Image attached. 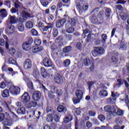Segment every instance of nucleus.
<instances>
[{
  "label": "nucleus",
  "mask_w": 129,
  "mask_h": 129,
  "mask_svg": "<svg viewBox=\"0 0 129 129\" xmlns=\"http://www.w3.org/2000/svg\"><path fill=\"white\" fill-rule=\"evenodd\" d=\"M72 120V115L69 114L66 116L64 119L63 121L65 123H68V122H70Z\"/></svg>",
  "instance_id": "nucleus-25"
},
{
  "label": "nucleus",
  "mask_w": 129,
  "mask_h": 129,
  "mask_svg": "<svg viewBox=\"0 0 129 129\" xmlns=\"http://www.w3.org/2000/svg\"><path fill=\"white\" fill-rule=\"evenodd\" d=\"M93 125V124H92V122L89 121L86 122V126L87 127V128H91V127H92Z\"/></svg>",
  "instance_id": "nucleus-51"
},
{
  "label": "nucleus",
  "mask_w": 129,
  "mask_h": 129,
  "mask_svg": "<svg viewBox=\"0 0 129 129\" xmlns=\"http://www.w3.org/2000/svg\"><path fill=\"white\" fill-rule=\"evenodd\" d=\"M23 20L22 19V22H19L18 25V29L20 32H23L24 30H25V26H24V24L23 23Z\"/></svg>",
  "instance_id": "nucleus-19"
},
{
  "label": "nucleus",
  "mask_w": 129,
  "mask_h": 129,
  "mask_svg": "<svg viewBox=\"0 0 129 129\" xmlns=\"http://www.w3.org/2000/svg\"><path fill=\"white\" fill-rule=\"evenodd\" d=\"M75 30V29H74V27H69L66 30L67 33H68L69 34H72V33H73Z\"/></svg>",
  "instance_id": "nucleus-45"
},
{
  "label": "nucleus",
  "mask_w": 129,
  "mask_h": 129,
  "mask_svg": "<svg viewBox=\"0 0 129 129\" xmlns=\"http://www.w3.org/2000/svg\"><path fill=\"white\" fill-rule=\"evenodd\" d=\"M22 21L23 18H18L16 16L9 15L8 19V22L11 25H15V24H17L19 22H22Z\"/></svg>",
  "instance_id": "nucleus-1"
},
{
  "label": "nucleus",
  "mask_w": 129,
  "mask_h": 129,
  "mask_svg": "<svg viewBox=\"0 0 129 129\" xmlns=\"http://www.w3.org/2000/svg\"><path fill=\"white\" fill-rule=\"evenodd\" d=\"M54 81L57 84H62L63 83V78L59 74H56L54 77Z\"/></svg>",
  "instance_id": "nucleus-7"
},
{
  "label": "nucleus",
  "mask_w": 129,
  "mask_h": 129,
  "mask_svg": "<svg viewBox=\"0 0 129 129\" xmlns=\"http://www.w3.org/2000/svg\"><path fill=\"white\" fill-rule=\"evenodd\" d=\"M8 16V12H7V10L5 9H1L0 10V17L4 19V18H6Z\"/></svg>",
  "instance_id": "nucleus-20"
},
{
  "label": "nucleus",
  "mask_w": 129,
  "mask_h": 129,
  "mask_svg": "<svg viewBox=\"0 0 129 129\" xmlns=\"http://www.w3.org/2000/svg\"><path fill=\"white\" fill-rule=\"evenodd\" d=\"M115 113L117 114V115H119V116H121L124 113L123 110L118 109V110L116 112V110H115Z\"/></svg>",
  "instance_id": "nucleus-43"
},
{
  "label": "nucleus",
  "mask_w": 129,
  "mask_h": 129,
  "mask_svg": "<svg viewBox=\"0 0 129 129\" xmlns=\"http://www.w3.org/2000/svg\"><path fill=\"white\" fill-rule=\"evenodd\" d=\"M71 63V61H70V59H67L64 61L63 65L65 67H68V66L70 65Z\"/></svg>",
  "instance_id": "nucleus-44"
},
{
  "label": "nucleus",
  "mask_w": 129,
  "mask_h": 129,
  "mask_svg": "<svg viewBox=\"0 0 129 129\" xmlns=\"http://www.w3.org/2000/svg\"><path fill=\"white\" fill-rule=\"evenodd\" d=\"M41 74L43 77V78H46L47 76H48V74L47 73V71H46V69L45 68H41Z\"/></svg>",
  "instance_id": "nucleus-24"
},
{
  "label": "nucleus",
  "mask_w": 129,
  "mask_h": 129,
  "mask_svg": "<svg viewBox=\"0 0 129 129\" xmlns=\"http://www.w3.org/2000/svg\"><path fill=\"white\" fill-rule=\"evenodd\" d=\"M49 45L50 46V48L51 50H56V49H57V45L54 43V42H49Z\"/></svg>",
  "instance_id": "nucleus-33"
},
{
  "label": "nucleus",
  "mask_w": 129,
  "mask_h": 129,
  "mask_svg": "<svg viewBox=\"0 0 129 129\" xmlns=\"http://www.w3.org/2000/svg\"><path fill=\"white\" fill-rule=\"evenodd\" d=\"M3 38L6 40V49H9V43H10V45H13V44H14L13 43V40H9V38H8V36H7V35H3Z\"/></svg>",
  "instance_id": "nucleus-17"
},
{
  "label": "nucleus",
  "mask_w": 129,
  "mask_h": 129,
  "mask_svg": "<svg viewBox=\"0 0 129 129\" xmlns=\"http://www.w3.org/2000/svg\"><path fill=\"white\" fill-rule=\"evenodd\" d=\"M59 33L58 32V30L53 28L52 30V34L53 37H57L58 36Z\"/></svg>",
  "instance_id": "nucleus-49"
},
{
  "label": "nucleus",
  "mask_w": 129,
  "mask_h": 129,
  "mask_svg": "<svg viewBox=\"0 0 129 129\" xmlns=\"http://www.w3.org/2000/svg\"><path fill=\"white\" fill-rule=\"evenodd\" d=\"M44 48L42 46H33L32 47V53H38V52H41V51H43Z\"/></svg>",
  "instance_id": "nucleus-14"
},
{
  "label": "nucleus",
  "mask_w": 129,
  "mask_h": 129,
  "mask_svg": "<svg viewBox=\"0 0 129 129\" xmlns=\"http://www.w3.org/2000/svg\"><path fill=\"white\" fill-rule=\"evenodd\" d=\"M84 63L85 66H89V65H90V60L89 59V58H85L84 60Z\"/></svg>",
  "instance_id": "nucleus-42"
},
{
  "label": "nucleus",
  "mask_w": 129,
  "mask_h": 129,
  "mask_svg": "<svg viewBox=\"0 0 129 129\" xmlns=\"http://www.w3.org/2000/svg\"><path fill=\"white\" fill-rule=\"evenodd\" d=\"M14 6H15V9H19V8H22V7H23V5H22V3L18 1L15 3Z\"/></svg>",
  "instance_id": "nucleus-41"
},
{
  "label": "nucleus",
  "mask_w": 129,
  "mask_h": 129,
  "mask_svg": "<svg viewBox=\"0 0 129 129\" xmlns=\"http://www.w3.org/2000/svg\"><path fill=\"white\" fill-rule=\"evenodd\" d=\"M114 129H123L124 128V125L121 126V127L120 126H118L117 125H115L113 127Z\"/></svg>",
  "instance_id": "nucleus-63"
},
{
  "label": "nucleus",
  "mask_w": 129,
  "mask_h": 129,
  "mask_svg": "<svg viewBox=\"0 0 129 129\" xmlns=\"http://www.w3.org/2000/svg\"><path fill=\"white\" fill-rule=\"evenodd\" d=\"M68 23L71 26H75V24H76V22L74 19L69 18L68 21Z\"/></svg>",
  "instance_id": "nucleus-34"
},
{
  "label": "nucleus",
  "mask_w": 129,
  "mask_h": 129,
  "mask_svg": "<svg viewBox=\"0 0 129 129\" xmlns=\"http://www.w3.org/2000/svg\"><path fill=\"white\" fill-rule=\"evenodd\" d=\"M37 103L36 101H32L29 103V106L28 107L31 108V107H36L37 106Z\"/></svg>",
  "instance_id": "nucleus-40"
},
{
  "label": "nucleus",
  "mask_w": 129,
  "mask_h": 129,
  "mask_svg": "<svg viewBox=\"0 0 129 129\" xmlns=\"http://www.w3.org/2000/svg\"><path fill=\"white\" fill-rule=\"evenodd\" d=\"M27 86L29 89L32 90L34 89V86H33V83L31 81H29V83H27Z\"/></svg>",
  "instance_id": "nucleus-52"
},
{
  "label": "nucleus",
  "mask_w": 129,
  "mask_h": 129,
  "mask_svg": "<svg viewBox=\"0 0 129 129\" xmlns=\"http://www.w3.org/2000/svg\"><path fill=\"white\" fill-rule=\"evenodd\" d=\"M54 114H49L47 115L46 120L48 122H52V121L53 120L54 118L53 117V115Z\"/></svg>",
  "instance_id": "nucleus-37"
},
{
  "label": "nucleus",
  "mask_w": 129,
  "mask_h": 129,
  "mask_svg": "<svg viewBox=\"0 0 129 129\" xmlns=\"http://www.w3.org/2000/svg\"><path fill=\"white\" fill-rule=\"evenodd\" d=\"M94 84V81H90L88 82V85L89 86V89L90 90L91 87H92V85Z\"/></svg>",
  "instance_id": "nucleus-59"
},
{
  "label": "nucleus",
  "mask_w": 129,
  "mask_h": 129,
  "mask_svg": "<svg viewBox=\"0 0 129 129\" xmlns=\"http://www.w3.org/2000/svg\"><path fill=\"white\" fill-rule=\"evenodd\" d=\"M12 14H16V13H18L19 10L15 8H12L11 10Z\"/></svg>",
  "instance_id": "nucleus-61"
},
{
  "label": "nucleus",
  "mask_w": 129,
  "mask_h": 129,
  "mask_svg": "<svg viewBox=\"0 0 129 129\" xmlns=\"http://www.w3.org/2000/svg\"><path fill=\"white\" fill-rule=\"evenodd\" d=\"M115 101H116V95L114 92H111V97L107 99V102L108 103H115Z\"/></svg>",
  "instance_id": "nucleus-8"
},
{
  "label": "nucleus",
  "mask_w": 129,
  "mask_h": 129,
  "mask_svg": "<svg viewBox=\"0 0 129 129\" xmlns=\"http://www.w3.org/2000/svg\"><path fill=\"white\" fill-rule=\"evenodd\" d=\"M98 12H99V8H96L91 12V14H92L93 16H95Z\"/></svg>",
  "instance_id": "nucleus-47"
},
{
  "label": "nucleus",
  "mask_w": 129,
  "mask_h": 129,
  "mask_svg": "<svg viewBox=\"0 0 129 129\" xmlns=\"http://www.w3.org/2000/svg\"><path fill=\"white\" fill-rule=\"evenodd\" d=\"M125 80L121 79H118L116 84V87H120L124 83Z\"/></svg>",
  "instance_id": "nucleus-22"
},
{
  "label": "nucleus",
  "mask_w": 129,
  "mask_h": 129,
  "mask_svg": "<svg viewBox=\"0 0 129 129\" xmlns=\"http://www.w3.org/2000/svg\"><path fill=\"white\" fill-rule=\"evenodd\" d=\"M31 33L33 36H38V31L34 29L31 30Z\"/></svg>",
  "instance_id": "nucleus-60"
},
{
  "label": "nucleus",
  "mask_w": 129,
  "mask_h": 129,
  "mask_svg": "<svg viewBox=\"0 0 129 129\" xmlns=\"http://www.w3.org/2000/svg\"><path fill=\"white\" fill-rule=\"evenodd\" d=\"M53 118L54 120H55V121H56V122H58V121H59V120H60V117H59V115L54 114V115H53Z\"/></svg>",
  "instance_id": "nucleus-56"
},
{
  "label": "nucleus",
  "mask_w": 129,
  "mask_h": 129,
  "mask_svg": "<svg viewBox=\"0 0 129 129\" xmlns=\"http://www.w3.org/2000/svg\"><path fill=\"white\" fill-rule=\"evenodd\" d=\"M23 67L27 70L31 69L32 68V60L29 58L25 59L23 63Z\"/></svg>",
  "instance_id": "nucleus-5"
},
{
  "label": "nucleus",
  "mask_w": 129,
  "mask_h": 129,
  "mask_svg": "<svg viewBox=\"0 0 129 129\" xmlns=\"http://www.w3.org/2000/svg\"><path fill=\"white\" fill-rule=\"evenodd\" d=\"M120 17L123 21H125L128 17L127 13L125 12H122L120 14Z\"/></svg>",
  "instance_id": "nucleus-29"
},
{
  "label": "nucleus",
  "mask_w": 129,
  "mask_h": 129,
  "mask_svg": "<svg viewBox=\"0 0 129 129\" xmlns=\"http://www.w3.org/2000/svg\"><path fill=\"white\" fill-rule=\"evenodd\" d=\"M9 64H13V65H17V60H16L14 58L10 57L8 60Z\"/></svg>",
  "instance_id": "nucleus-32"
},
{
  "label": "nucleus",
  "mask_w": 129,
  "mask_h": 129,
  "mask_svg": "<svg viewBox=\"0 0 129 129\" xmlns=\"http://www.w3.org/2000/svg\"><path fill=\"white\" fill-rule=\"evenodd\" d=\"M22 48L25 51H29L31 49V46L27 42H25L22 44Z\"/></svg>",
  "instance_id": "nucleus-28"
},
{
  "label": "nucleus",
  "mask_w": 129,
  "mask_h": 129,
  "mask_svg": "<svg viewBox=\"0 0 129 129\" xmlns=\"http://www.w3.org/2000/svg\"><path fill=\"white\" fill-rule=\"evenodd\" d=\"M56 93L58 96H61L63 94V91L60 89H57Z\"/></svg>",
  "instance_id": "nucleus-54"
},
{
  "label": "nucleus",
  "mask_w": 129,
  "mask_h": 129,
  "mask_svg": "<svg viewBox=\"0 0 129 129\" xmlns=\"http://www.w3.org/2000/svg\"><path fill=\"white\" fill-rule=\"evenodd\" d=\"M97 16L99 22L102 23H103V21H104V11H100Z\"/></svg>",
  "instance_id": "nucleus-11"
},
{
  "label": "nucleus",
  "mask_w": 129,
  "mask_h": 129,
  "mask_svg": "<svg viewBox=\"0 0 129 129\" xmlns=\"http://www.w3.org/2000/svg\"><path fill=\"white\" fill-rule=\"evenodd\" d=\"M89 114L90 116H95V114H96V113H95V112L93 111H89Z\"/></svg>",
  "instance_id": "nucleus-64"
},
{
  "label": "nucleus",
  "mask_w": 129,
  "mask_h": 129,
  "mask_svg": "<svg viewBox=\"0 0 129 129\" xmlns=\"http://www.w3.org/2000/svg\"><path fill=\"white\" fill-rule=\"evenodd\" d=\"M41 43H42V41H41V39H35L34 40V43L36 46H40L41 45Z\"/></svg>",
  "instance_id": "nucleus-46"
},
{
  "label": "nucleus",
  "mask_w": 129,
  "mask_h": 129,
  "mask_svg": "<svg viewBox=\"0 0 129 129\" xmlns=\"http://www.w3.org/2000/svg\"><path fill=\"white\" fill-rule=\"evenodd\" d=\"M2 96L3 97H9V96H10V91L9 89H6L4 90L2 93Z\"/></svg>",
  "instance_id": "nucleus-23"
},
{
  "label": "nucleus",
  "mask_w": 129,
  "mask_h": 129,
  "mask_svg": "<svg viewBox=\"0 0 129 129\" xmlns=\"http://www.w3.org/2000/svg\"><path fill=\"white\" fill-rule=\"evenodd\" d=\"M91 22L92 24L96 25H99V24H102V22H99V19L95 15H93L91 18Z\"/></svg>",
  "instance_id": "nucleus-10"
},
{
  "label": "nucleus",
  "mask_w": 129,
  "mask_h": 129,
  "mask_svg": "<svg viewBox=\"0 0 129 129\" xmlns=\"http://www.w3.org/2000/svg\"><path fill=\"white\" fill-rule=\"evenodd\" d=\"M54 24L52 23H48L47 25L44 26V27L42 28V30L43 32H46V31H48L49 29H52V28H53Z\"/></svg>",
  "instance_id": "nucleus-21"
},
{
  "label": "nucleus",
  "mask_w": 129,
  "mask_h": 129,
  "mask_svg": "<svg viewBox=\"0 0 129 129\" xmlns=\"http://www.w3.org/2000/svg\"><path fill=\"white\" fill-rule=\"evenodd\" d=\"M17 112L19 114H25L26 113V109L25 107L19 108L17 110Z\"/></svg>",
  "instance_id": "nucleus-31"
},
{
  "label": "nucleus",
  "mask_w": 129,
  "mask_h": 129,
  "mask_svg": "<svg viewBox=\"0 0 129 129\" xmlns=\"http://www.w3.org/2000/svg\"><path fill=\"white\" fill-rule=\"evenodd\" d=\"M106 39H107V35L106 34H102V42L105 43Z\"/></svg>",
  "instance_id": "nucleus-50"
},
{
  "label": "nucleus",
  "mask_w": 129,
  "mask_h": 129,
  "mask_svg": "<svg viewBox=\"0 0 129 129\" xmlns=\"http://www.w3.org/2000/svg\"><path fill=\"white\" fill-rule=\"evenodd\" d=\"M104 110L106 112H109L111 114L114 115L115 113V108L114 107H111L110 105H107L104 107Z\"/></svg>",
  "instance_id": "nucleus-6"
},
{
  "label": "nucleus",
  "mask_w": 129,
  "mask_h": 129,
  "mask_svg": "<svg viewBox=\"0 0 129 129\" xmlns=\"http://www.w3.org/2000/svg\"><path fill=\"white\" fill-rule=\"evenodd\" d=\"M42 63L45 67H51L53 65L51 59L48 57H45L43 59Z\"/></svg>",
  "instance_id": "nucleus-4"
},
{
  "label": "nucleus",
  "mask_w": 129,
  "mask_h": 129,
  "mask_svg": "<svg viewBox=\"0 0 129 129\" xmlns=\"http://www.w3.org/2000/svg\"><path fill=\"white\" fill-rule=\"evenodd\" d=\"M57 111L58 112H63L66 111V107H64L63 105H59L57 107Z\"/></svg>",
  "instance_id": "nucleus-36"
},
{
  "label": "nucleus",
  "mask_w": 129,
  "mask_h": 129,
  "mask_svg": "<svg viewBox=\"0 0 129 129\" xmlns=\"http://www.w3.org/2000/svg\"><path fill=\"white\" fill-rule=\"evenodd\" d=\"M76 96L78 99H82L83 98V92L81 90H77L76 91Z\"/></svg>",
  "instance_id": "nucleus-16"
},
{
  "label": "nucleus",
  "mask_w": 129,
  "mask_h": 129,
  "mask_svg": "<svg viewBox=\"0 0 129 129\" xmlns=\"http://www.w3.org/2000/svg\"><path fill=\"white\" fill-rule=\"evenodd\" d=\"M6 33L8 34H13L15 32V26L14 25H11L7 28L6 30Z\"/></svg>",
  "instance_id": "nucleus-18"
},
{
  "label": "nucleus",
  "mask_w": 129,
  "mask_h": 129,
  "mask_svg": "<svg viewBox=\"0 0 129 129\" xmlns=\"http://www.w3.org/2000/svg\"><path fill=\"white\" fill-rule=\"evenodd\" d=\"M99 95L102 97H106L108 95V93L105 90H102L99 92Z\"/></svg>",
  "instance_id": "nucleus-27"
},
{
  "label": "nucleus",
  "mask_w": 129,
  "mask_h": 129,
  "mask_svg": "<svg viewBox=\"0 0 129 129\" xmlns=\"http://www.w3.org/2000/svg\"><path fill=\"white\" fill-rule=\"evenodd\" d=\"M9 91L13 95H18L21 92V88L17 86L12 85L10 86Z\"/></svg>",
  "instance_id": "nucleus-2"
},
{
  "label": "nucleus",
  "mask_w": 129,
  "mask_h": 129,
  "mask_svg": "<svg viewBox=\"0 0 129 129\" xmlns=\"http://www.w3.org/2000/svg\"><path fill=\"white\" fill-rule=\"evenodd\" d=\"M111 13V9L109 8H106L105 13L106 18H109V17H110Z\"/></svg>",
  "instance_id": "nucleus-35"
},
{
  "label": "nucleus",
  "mask_w": 129,
  "mask_h": 129,
  "mask_svg": "<svg viewBox=\"0 0 129 129\" xmlns=\"http://www.w3.org/2000/svg\"><path fill=\"white\" fill-rule=\"evenodd\" d=\"M11 83L10 82L8 81L7 79H5L4 81H3L0 84V88L2 89H5L7 86H9V84Z\"/></svg>",
  "instance_id": "nucleus-15"
},
{
  "label": "nucleus",
  "mask_w": 129,
  "mask_h": 129,
  "mask_svg": "<svg viewBox=\"0 0 129 129\" xmlns=\"http://www.w3.org/2000/svg\"><path fill=\"white\" fill-rule=\"evenodd\" d=\"M5 117H6L5 114L3 113H0V121H3L5 119Z\"/></svg>",
  "instance_id": "nucleus-62"
},
{
  "label": "nucleus",
  "mask_w": 129,
  "mask_h": 129,
  "mask_svg": "<svg viewBox=\"0 0 129 129\" xmlns=\"http://www.w3.org/2000/svg\"><path fill=\"white\" fill-rule=\"evenodd\" d=\"M124 48H125V44H124V42H121L119 45V49H121V50H124Z\"/></svg>",
  "instance_id": "nucleus-58"
},
{
  "label": "nucleus",
  "mask_w": 129,
  "mask_h": 129,
  "mask_svg": "<svg viewBox=\"0 0 129 129\" xmlns=\"http://www.w3.org/2000/svg\"><path fill=\"white\" fill-rule=\"evenodd\" d=\"M25 26H26V28H27L28 29H32V28H33V26H34V25L33 24V22L29 21L26 22Z\"/></svg>",
  "instance_id": "nucleus-38"
},
{
  "label": "nucleus",
  "mask_w": 129,
  "mask_h": 129,
  "mask_svg": "<svg viewBox=\"0 0 129 129\" xmlns=\"http://www.w3.org/2000/svg\"><path fill=\"white\" fill-rule=\"evenodd\" d=\"M104 53V49L102 47H95L94 50L92 51V54L94 57H96L99 55H102Z\"/></svg>",
  "instance_id": "nucleus-3"
},
{
  "label": "nucleus",
  "mask_w": 129,
  "mask_h": 129,
  "mask_svg": "<svg viewBox=\"0 0 129 129\" xmlns=\"http://www.w3.org/2000/svg\"><path fill=\"white\" fill-rule=\"evenodd\" d=\"M22 16L23 18H25V19H27V18H31V15L26 11H23Z\"/></svg>",
  "instance_id": "nucleus-39"
},
{
  "label": "nucleus",
  "mask_w": 129,
  "mask_h": 129,
  "mask_svg": "<svg viewBox=\"0 0 129 129\" xmlns=\"http://www.w3.org/2000/svg\"><path fill=\"white\" fill-rule=\"evenodd\" d=\"M7 125H8V126H11V125L13 124V118L7 119Z\"/></svg>",
  "instance_id": "nucleus-57"
},
{
  "label": "nucleus",
  "mask_w": 129,
  "mask_h": 129,
  "mask_svg": "<svg viewBox=\"0 0 129 129\" xmlns=\"http://www.w3.org/2000/svg\"><path fill=\"white\" fill-rule=\"evenodd\" d=\"M66 23V19L63 18L61 20L57 21L56 23V27L57 28H61L62 26H64V24Z\"/></svg>",
  "instance_id": "nucleus-12"
},
{
  "label": "nucleus",
  "mask_w": 129,
  "mask_h": 129,
  "mask_svg": "<svg viewBox=\"0 0 129 129\" xmlns=\"http://www.w3.org/2000/svg\"><path fill=\"white\" fill-rule=\"evenodd\" d=\"M46 112H47V113H49V112H50V113L49 114H55V113H56V112H55L54 109H53L51 107V106H48L46 107Z\"/></svg>",
  "instance_id": "nucleus-26"
},
{
  "label": "nucleus",
  "mask_w": 129,
  "mask_h": 129,
  "mask_svg": "<svg viewBox=\"0 0 129 129\" xmlns=\"http://www.w3.org/2000/svg\"><path fill=\"white\" fill-rule=\"evenodd\" d=\"M41 4L42 5L43 7L45 8L49 5V3L47 1L43 0L42 1L40 2Z\"/></svg>",
  "instance_id": "nucleus-53"
},
{
  "label": "nucleus",
  "mask_w": 129,
  "mask_h": 129,
  "mask_svg": "<svg viewBox=\"0 0 129 129\" xmlns=\"http://www.w3.org/2000/svg\"><path fill=\"white\" fill-rule=\"evenodd\" d=\"M80 99H78V98H73V101L74 103V104H77V103H79L80 102Z\"/></svg>",
  "instance_id": "nucleus-55"
},
{
  "label": "nucleus",
  "mask_w": 129,
  "mask_h": 129,
  "mask_svg": "<svg viewBox=\"0 0 129 129\" xmlns=\"http://www.w3.org/2000/svg\"><path fill=\"white\" fill-rule=\"evenodd\" d=\"M39 71H38V70L34 71L33 73V76H34V77H35V78L37 79L38 77H39Z\"/></svg>",
  "instance_id": "nucleus-48"
},
{
  "label": "nucleus",
  "mask_w": 129,
  "mask_h": 129,
  "mask_svg": "<svg viewBox=\"0 0 129 129\" xmlns=\"http://www.w3.org/2000/svg\"><path fill=\"white\" fill-rule=\"evenodd\" d=\"M21 99L23 102H28L30 100V96L28 93L25 92L22 96Z\"/></svg>",
  "instance_id": "nucleus-13"
},
{
  "label": "nucleus",
  "mask_w": 129,
  "mask_h": 129,
  "mask_svg": "<svg viewBox=\"0 0 129 129\" xmlns=\"http://www.w3.org/2000/svg\"><path fill=\"white\" fill-rule=\"evenodd\" d=\"M41 97V93L39 91L35 92L32 95V99L35 101H38Z\"/></svg>",
  "instance_id": "nucleus-9"
},
{
  "label": "nucleus",
  "mask_w": 129,
  "mask_h": 129,
  "mask_svg": "<svg viewBox=\"0 0 129 129\" xmlns=\"http://www.w3.org/2000/svg\"><path fill=\"white\" fill-rule=\"evenodd\" d=\"M72 50V47L70 46H66L63 49V52L66 54L67 53H69V52H71Z\"/></svg>",
  "instance_id": "nucleus-30"
}]
</instances>
